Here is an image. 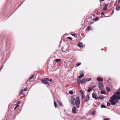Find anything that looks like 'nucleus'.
Segmentation results:
<instances>
[{
  "mask_svg": "<svg viewBox=\"0 0 120 120\" xmlns=\"http://www.w3.org/2000/svg\"><path fill=\"white\" fill-rule=\"evenodd\" d=\"M47 81L46 79H45V78L44 79H42L41 80V82L43 84H47L49 86L50 84L49 82Z\"/></svg>",
  "mask_w": 120,
  "mask_h": 120,
  "instance_id": "obj_5",
  "label": "nucleus"
},
{
  "mask_svg": "<svg viewBox=\"0 0 120 120\" xmlns=\"http://www.w3.org/2000/svg\"><path fill=\"white\" fill-rule=\"evenodd\" d=\"M100 0L102 1H103L104 0Z\"/></svg>",
  "mask_w": 120,
  "mask_h": 120,
  "instance_id": "obj_46",
  "label": "nucleus"
},
{
  "mask_svg": "<svg viewBox=\"0 0 120 120\" xmlns=\"http://www.w3.org/2000/svg\"><path fill=\"white\" fill-rule=\"evenodd\" d=\"M101 108H106V107L104 105H101Z\"/></svg>",
  "mask_w": 120,
  "mask_h": 120,
  "instance_id": "obj_19",
  "label": "nucleus"
},
{
  "mask_svg": "<svg viewBox=\"0 0 120 120\" xmlns=\"http://www.w3.org/2000/svg\"><path fill=\"white\" fill-rule=\"evenodd\" d=\"M101 50H103V49H101Z\"/></svg>",
  "mask_w": 120,
  "mask_h": 120,
  "instance_id": "obj_48",
  "label": "nucleus"
},
{
  "mask_svg": "<svg viewBox=\"0 0 120 120\" xmlns=\"http://www.w3.org/2000/svg\"><path fill=\"white\" fill-rule=\"evenodd\" d=\"M100 93L101 94H105V91L104 90H101Z\"/></svg>",
  "mask_w": 120,
  "mask_h": 120,
  "instance_id": "obj_17",
  "label": "nucleus"
},
{
  "mask_svg": "<svg viewBox=\"0 0 120 120\" xmlns=\"http://www.w3.org/2000/svg\"><path fill=\"white\" fill-rule=\"evenodd\" d=\"M26 90L27 89L26 88H24L23 90V91H26Z\"/></svg>",
  "mask_w": 120,
  "mask_h": 120,
  "instance_id": "obj_37",
  "label": "nucleus"
},
{
  "mask_svg": "<svg viewBox=\"0 0 120 120\" xmlns=\"http://www.w3.org/2000/svg\"><path fill=\"white\" fill-rule=\"evenodd\" d=\"M61 61V60L60 59H56L55 60V61L56 62H58L60 61Z\"/></svg>",
  "mask_w": 120,
  "mask_h": 120,
  "instance_id": "obj_18",
  "label": "nucleus"
},
{
  "mask_svg": "<svg viewBox=\"0 0 120 120\" xmlns=\"http://www.w3.org/2000/svg\"><path fill=\"white\" fill-rule=\"evenodd\" d=\"M104 120H109V119L108 118H105L104 119Z\"/></svg>",
  "mask_w": 120,
  "mask_h": 120,
  "instance_id": "obj_34",
  "label": "nucleus"
},
{
  "mask_svg": "<svg viewBox=\"0 0 120 120\" xmlns=\"http://www.w3.org/2000/svg\"><path fill=\"white\" fill-rule=\"evenodd\" d=\"M114 12V10H112V12L111 13V14H112Z\"/></svg>",
  "mask_w": 120,
  "mask_h": 120,
  "instance_id": "obj_40",
  "label": "nucleus"
},
{
  "mask_svg": "<svg viewBox=\"0 0 120 120\" xmlns=\"http://www.w3.org/2000/svg\"><path fill=\"white\" fill-rule=\"evenodd\" d=\"M82 100H83L85 98L84 95V94L82 95Z\"/></svg>",
  "mask_w": 120,
  "mask_h": 120,
  "instance_id": "obj_21",
  "label": "nucleus"
},
{
  "mask_svg": "<svg viewBox=\"0 0 120 120\" xmlns=\"http://www.w3.org/2000/svg\"><path fill=\"white\" fill-rule=\"evenodd\" d=\"M69 93L70 94H73V92L72 91H70L69 92Z\"/></svg>",
  "mask_w": 120,
  "mask_h": 120,
  "instance_id": "obj_26",
  "label": "nucleus"
},
{
  "mask_svg": "<svg viewBox=\"0 0 120 120\" xmlns=\"http://www.w3.org/2000/svg\"><path fill=\"white\" fill-rule=\"evenodd\" d=\"M118 3L119 4L120 3V0H118Z\"/></svg>",
  "mask_w": 120,
  "mask_h": 120,
  "instance_id": "obj_43",
  "label": "nucleus"
},
{
  "mask_svg": "<svg viewBox=\"0 0 120 120\" xmlns=\"http://www.w3.org/2000/svg\"><path fill=\"white\" fill-rule=\"evenodd\" d=\"M20 102H21L20 101H19L18 102V104H20Z\"/></svg>",
  "mask_w": 120,
  "mask_h": 120,
  "instance_id": "obj_45",
  "label": "nucleus"
},
{
  "mask_svg": "<svg viewBox=\"0 0 120 120\" xmlns=\"http://www.w3.org/2000/svg\"><path fill=\"white\" fill-rule=\"evenodd\" d=\"M57 102L59 105L60 106H63V105L62 103L59 100L57 101Z\"/></svg>",
  "mask_w": 120,
  "mask_h": 120,
  "instance_id": "obj_9",
  "label": "nucleus"
},
{
  "mask_svg": "<svg viewBox=\"0 0 120 120\" xmlns=\"http://www.w3.org/2000/svg\"><path fill=\"white\" fill-rule=\"evenodd\" d=\"M96 112L95 111H94L91 113V114L93 115H94L96 113Z\"/></svg>",
  "mask_w": 120,
  "mask_h": 120,
  "instance_id": "obj_20",
  "label": "nucleus"
},
{
  "mask_svg": "<svg viewBox=\"0 0 120 120\" xmlns=\"http://www.w3.org/2000/svg\"><path fill=\"white\" fill-rule=\"evenodd\" d=\"M98 17H97L94 19V20L95 21H96L98 20Z\"/></svg>",
  "mask_w": 120,
  "mask_h": 120,
  "instance_id": "obj_30",
  "label": "nucleus"
},
{
  "mask_svg": "<svg viewBox=\"0 0 120 120\" xmlns=\"http://www.w3.org/2000/svg\"><path fill=\"white\" fill-rule=\"evenodd\" d=\"M107 105L108 106H109L110 105V103L108 102H107Z\"/></svg>",
  "mask_w": 120,
  "mask_h": 120,
  "instance_id": "obj_31",
  "label": "nucleus"
},
{
  "mask_svg": "<svg viewBox=\"0 0 120 120\" xmlns=\"http://www.w3.org/2000/svg\"><path fill=\"white\" fill-rule=\"evenodd\" d=\"M96 87V86H93V88H95Z\"/></svg>",
  "mask_w": 120,
  "mask_h": 120,
  "instance_id": "obj_44",
  "label": "nucleus"
},
{
  "mask_svg": "<svg viewBox=\"0 0 120 120\" xmlns=\"http://www.w3.org/2000/svg\"><path fill=\"white\" fill-rule=\"evenodd\" d=\"M92 97L94 98L95 99H98V97H96L95 94L94 93H93L92 94Z\"/></svg>",
  "mask_w": 120,
  "mask_h": 120,
  "instance_id": "obj_8",
  "label": "nucleus"
},
{
  "mask_svg": "<svg viewBox=\"0 0 120 120\" xmlns=\"http://www.w3.org/2000/svg\"><path fill=\"white\" fill-rule=\"evenodd\" d=\"M45 79L46 80L49 81L50 82H53V80L51 79H50L49 78H45Z\"/></svg>",
  "mask_w": 120,
  "mask_h": 120,
  "instance_id": "obj_14",
  "label": "nucleus"
},
{
  "mask_svg": "<svg viewBox=\"0 0 120 120\" xmlns=\"http://www.w3.org/2000/svg\"><path fill=\"white\" fill-rule=\"evenodd\" d=\"M107 5L106 4H105L104 7L103 8V10L104 11L107 10Z\"/></svg>",
  "mask_w": 120,
  "mask_h": 120,
  "instance_id": "obj_15",
  "label": "nucleus"
},
{
  "mask_svg": "<svg viewBox=\"0 0 120 120\" xmlns=\"http://www.w3.org/2000/svg\"><path fill=\"white\" fill-rule=\"evenodd\" d=\"M77 83L78 84H83L85 82H86V79H83L80 81L79 79H77Z\"/></svg>",
  "mask_w": 120,
  "mask_h": 120,
  "instance_id": "obj_3",
  "label": "nucleus"
},
{
  "mask_svg": "<svg viewBox=\"0 0 120 120\" xmlns=\"http://www.w3.org/2000/svg\"><path fill=\"white\" fill-rule=\"evenodd\" d=\"M19 106V105H16V106H15V108H14V109H15L16 108L18 107V106Z\"/></svg>",
  "mask_w": 120,
  "mask_h": 120,
  "instance_id": "obj_35",
  "label": "nucleus"
},
{
  "mask_svg": "<svg viewBox=\"0 0 120 120\" xmlns=\"http://www.w3.org/2000/svg\"><path fill=\"white\" fill-rule=\"evenodd\" d=\"M116 10L117 11H119L120 10V5L118 4L116 7Z\"/></svg>",
  "mask_w": 120,
  "mask_h": 120,
  "instance_id": "obj_11",
  "label": "nucleus"
},
{
  "mask_svg": "<svg viewBox=\"0 0 120 120\" xmlns=\"http://www.w3.org/2000/svg\"><path fill=\"white\" fill-rule=\"evenodd\" d=\"M97 80L99 82H102L103 81V79L101 78L98 77L97 78Z\"/></svg>",
  "mask_w": 120,
  "mask_h": 120,
  "instance_id": "obj_13",
  "label": "nucleus"
},
{
  "mask_svg": "<svg viewBox=\"0 0 120 120\" xmlns=\"http://www.w3.org/2000/svg\"><path fill=\"white\" fill-rule=\"evenodd\" d=\"M34 75H32V76H31L29 78V80H31L32 79L33 77H34Z\"/></svg>",
  "mask_w": 120,
  "mask_h": 120,
  "instance_id": "obj_29",
  "label": "nucleus"
},
{
  "mask_svg": "<svg viewBox=\"0 0 120 120\" xmlns=\"http://www.w3.org/2000/svg\"><path fill=\"white\" fill-rule=\"evenodd\" d=\"M107 91L108 92H109L110 91V88L108 87H107L106 88Z\"/></svg>",
  "mask_w": 120,
  "mask_h": 120,
  "instance_id": "obj_22",
  "label": "nucleus"
},
{
  "mask_svg": "<svg viewBox=\"0 0 120 120\" xmlns=\"http://www.w3.org/2000/svg\"><path fill=\"white\" fill-rule=\"evenodd\" d=\"M84 75L83 73H82L78 77V78L79 79L83 77Z\"/></svg>",
  "mask_w": 120,
  "mask_h": 120,
  "instance_id": "obj_10",
  "label": "nucleus"
},
{
  "mask_svg": "<svg viewBox=\"0 0 120 120\" xmlns=\"http://www.w3.org/2000/svg\"><path fill=\"white\" fill-rule=\"evenodd\" d=\"M92 89V88H90L89 89H88L87 90V92H90Z\"/></svg>",
  "mask_w": 120,
  "mask_h": 120,
  "instance_id": "obj_24",
  "label": "nucleus"
},
{
  "mask_svg": "<svg viewBox=\"0 0 120 120\" xmlns=\"http://www.w3.org/2000/svg\"><path fill=\"white\" fill-rule=\"evenodd\" d=\"M54 105L55 107V108H56L57 106V105L55 101H54Z\"/></svg>",
  "mask_w": 120,
  "mask_h": 120,
  "instance_id": "obj_23",
  "label": "nucleus"
},
{
  "mask_svg": "<svg viewBox=\"0 0 120 120\" xmlns=\"http://www.w3.org/2000/svg\"><path fill=\"white\" fill-rule=\"evenodd\" d=\"M120 99V92L116 91L114 93L113 95L111 96L109 100L111 104L113 105L118 103V100Z\"/></svg>",
  "mask_w": 120,
  "mask_h": 120,
  "instance_id": "obj_1",
  "label": "nucleus"
},
{
  "mask_svg": "<svg viewBox=\"0 0 120 120\" xmlns=\"http://www.w3.org/2000/svg\"><path fill=\"white\" fill-rule=\"evenodd\" d=\"M98 87L100 90H101L104 87L103 84L102 83H100L99 84Z\"/></svg>",
  "mask_w": 120,
  "mask_h": 120,
  "instance_id": "obj_6",
  "label": "nucleus"
},
{
  "mask_svg": "<svg viewBox=\"0 0 120 120\" xmlns=\"http://www.w3.org/2000/svg\"><path fill=\"white\" fill-rule=\"evenodd\" d=\"M78 110L75 106L72 109V112L74 113H75L77 112Z\"/></svg>",
  "mask_w": 120,
  "mask_h": 120,
  "instance_id": "obj_4",
  "label": "nucleus"
},
{
  "mask_svg": "<svg viewBox=\"0 0 120 120\" xmlns=\"http://www.w3.org/2000/svg\"><path fill=\"white\" fill-rule=\"evenodd\" d=\"M68 38L69 39L71 40H72V38L70 37H68L67 38Z\"/></svg>",
  "mask_w": 120,
  "mask_h": 120,
  "instance_id": "obj_32",
  "label": "nucleus"
},
{
  "mask_svg": "<svg viewBox=\"0 0 120 120\" xmlns=\"http://www.w3.org/2000/svg\"><path fill=\"white\" fill-rule=\"evenodd\" d=\"M98 99L99 98L100 100H102L104 98L103 96L102 95H100L99 97H98Z\"/></svg>",
  "mask_w": 120,
  "mask_h": 120,
  "instance_id": "obj_16",
  "label": "nucleus"
},
{
  "mask_svg": "<svg viewBox=\"0 0 120 120\" xmlns=\"http://www.w3.org/2000/svg\"><path fill=\"white\" fill-rule=\"evenodd\" d=\"M101 14L102 15H104V12H102L101 13Z\"/></svg>",
  "mask_w": 120,
  "mask_h": 120,
  "instance_id": "obj_36",
  "label": "nucleus"
},
{
  "mask_svg": "<svg viewBox=\"0 0 120 120\" xmlns=\"http://www.w3.org/2000/svg\"><path fill=\"white\" fill-rule=\"evenodd\" d=\"M93 15L94 16V14H93Z\"/></svg>",
  "mask_w": 120,
  "mask_h": 120,
  "instance_id": "obj_49",
  "label": "nucleus"
},
{
  "mask_svg": "<svg viewBox=\"0 0 120 120\" xmlns=\"http://www.w3.org/2000/svg\"><path fill=\"white\" fill-rule=\"evenodd\" d=\"M85 117H86V116H83V117H81V118H82V119H83V118H85Z\"/></svg>",
  "mask_w": 120,
  "mask_h": 120,
  "instance_id": "obj_41",
  "label": "nucleus"
},
{
  "mask_svg": "<svg viewBox=\"0 0 120 120\" xmlns=\"http://www.w3.org/2000/svg\"><path fill=\"white\" fill-rule=\"evenodd\" d=\"M120 90V88H119V89L117 91L119 92Z\"/></svg>",
  "mask_w": 120,
  "mask_h": 120,
  "instance_id": "obj_42",
  "label": "nucleus"
},
{
  "mask_svg": "<svg viewBox=\"0 0 120 120\" xmlns=\"http://www.w3.org/2000/svg\"><path fill=\"white\" fill-rule=\"evenodd\" d=\"M81 64V63H77L76 64V65L77 66H78L80 65Z\"/></svg>",
  "mask_w": 120,
  "mask_h": 120,
  "instance_id": "obj_28",
  "label": "nucleus"
},
{
  "mask_svg": "<svg viewBox=\"0 0 120 120\" xmlns=\"http://www.w3.org/2000/svg\"><path fill=\"white\" fill-rule=\"evenodd\" d=\"M108 81V82H109V79H108V81Z\"/></svg>",
  "mask_w": 120,
  "mask_h": 120,
  "instance_id": "obj_47",
  "label": "nucleus"
},
{
  "mask_svg": "<svg viewBox=\"0 0 120 120\" xmlns=\"http://www.w3.org/2000/svg\"><path fill=\"white\" fill-rule=\"evenodd\" d=\"M23 90H22L21 92L19 94H21L23 92Z\"/></svg>",
  "mask_w": 120,
  "mask_h": 120,
  "instance_id": "obj_39",
  "label": "nucleus"
},
{
  "mask_svg": "<svg viewBox=\"0 0 120 120\" xmlns=\"http://www.w3.org/2000/svg\"><path fill=\"white\" fill-rule=\"evenodd\" d=\"M78 46L80 47H83V45L82 42L79 43L78 44Z\"/></svg>",
  "mask_w": 120,
  "mask_h": 120,
  "instance_id": "obj_12",
  "label": "nucleus"
},
{
  "mask_svg": "<svg viewBox=\"0 0 120 120\" xmlns=\"http://www.w3.org/2000/svg\"><path fill=\"white\" fill-rule=\"evenodd\" d=\"M90 99V98L89 96L88 95H87L85 97L84 100L86 102H87Z\"/></svg>",
  "mask_w": 120,
  "mask_h": 120,
  "instance_id": "obj_7",
  "label": "nucleus"
},
{
  "mask_svg": "<svg viewBox=\"0 0 120 120\" xmlns=\"http://www.w3.org/2000/svg\"><path fill=\"white\" fill-rule=\"evenodd\" d=\"M91 78H90L88 80H87L86 79V82L90 81L91 80Z\"/></svg>",
  "mask_w": 120,
  "mask_h": 120,
  "instance_id": "obj_33",
  "label": "nucleus"
},
{
  "mask_svg": "<svg viewBox=\"0 0 120 120\" xmlns=\"http://www.w3.org/2000/svg\"><path fill=\"white\" fill-rule=\"evenodd\" d=\"M79 92L82 94V95L84 94V92L82 90H79Z\"/></svg>",
  "mask_w": 120,
  "mask_h": 120,
  "instance_id": "obj_27",
  "label": "nucleus"
},
{
  "mask_svg": "<svg viewBox=\"0 0 120 120\" xmlns=\"http://www.w3.org/2000/svg\"><path fill=\"white\" fill-rule=\"evenodd\" d=\"M70 102L72 105H75L77 108H79L80 100L78 97L75 95L72 96L71 98Z\"/></svg>",
  "mask_w": 120,
  "mask_h": 120,
  "instance_id": "obj_2",
  "label": "nucleus"
},
{
  "mask_svg": "<svg viewBox=\"0 0 120 120\" xmlns=\"http://www.w3.org/2000/svg\"><path fill=\"white\" fill-rule=\"evenodd\" d=\"M71 35L73 36H75V35H76V34H72Z\"/></svg>",
  "mask_w": 120,
  "mask_h": 120,
  "instance_id": "obj_38",
  "label": "nucleus"
},
{
  "mask_svg": "<svg viewBox=\"0 0 120 120\" xmlns=\"http://www.w3.org/2000/svg\"><path fill=\"white\" fill-rule=\"evenodd\" d=\"M90 26H88L86 28V29H87V30H88L89 31L90 30Z\"/></svg>",
  "mask_w": 120,
  "mask_h": 120,
  "instance_id": "obj_25",
  "label": "nucleus"
}]
</instances>
